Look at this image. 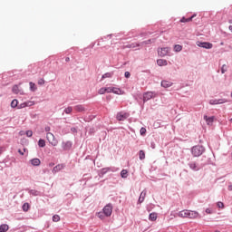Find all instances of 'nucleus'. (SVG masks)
I'll return each instance as SVG.
<instances>
[{
  "label": "nucleus",
  "instance_id": "5",
  "mask_svg": "<svg viewBox=\"0 0 232 232\" xmlns=\"http://www.w3.org/2000/svg\"><path fill=\"white\" fill-rule=\"evenodd\" d=\"M197 46L205 48L206 50H211V48H213V44L209 42H197Z\"/></svg>",
  "mask_w": 232,
  "mask_h": 232
},
{
  "label": "nucleus",
  "instance_id": "36",
  "mask_svg": "<svg viewBox=\"0 0 232 232\" xmlns=\"http://www.w3.org/2000/svg\"><path fill=\"white\" fill-rule=\"evenodd\" d=\"M106 93H113V87H107L105 88Z\"/></svg>",
  "mask_w": 232,
  "mask_h": 232
},
{
  "label": "nucleus",
  "instance_id": "39",
  "mask_svg": "<svg viewBox=\"0 0 232 232\" xmlns=\"http://www.w3.org/2000/svg\"><path fill=\"white\" fill-rule=\"evenodd\" d=\"M217 206H218V208H221V209H224V203L223 202H218L217 203Z\"/></svg>",
  "mask_w": 232,
  "mask_h": 232
},
{
  "label": "nucleus",
  "instance_id": "50",
  "mask_svg": "<svg viewBox=\"0 0 232 232\" xmlns=\"http://www.w3.org/2000/svg\"><path fill=\"white\" fill-rule=\"evenodd\" d=\"M228 190H229V191H232V185H229V186H228Z\"/></svg>",
  "mask_w": 232,
  "mask_h": 232
},
{
  "label": "nucleus",
  "instance_id": "47",
  "mask_svg": "<svg viewBox=\"0 0 232 232\" xmlns=\"http://www.w3.org/2000/svg\"><path fill=\"white\" fill-rule=\"evenodd\" d=\"M18 153H20V155H24V152L21 151V150H18Z\"/></svg>",
  "mask_w": 232,
  "mask_h": 232
},
{
  "label": "nucleus",
  "instance_id": "23",
  "mask_svg": "<svg viewBox=\"0 0 232 232\" xmlns=\"http://www.w3.org/2000/svg\"><path fill=\"white\" fill-rule=\"evenodd\" d=\"M8 229H9V227L6 224L0 226V232H6V231H8Z\"/></svg>",
  "mask_w": 232,
  "mask_h": 232
},
{
  "label": "nucleus",
  "instance_id": "53",
  "mask_svg": "<svg viewBox=\"0 0 232 232\" xmlns=\"http://www.w3.org/2000/svg\"><path fill=\"white\" fill-rule=\"evenodd\" d=\"M72 131H75V129H72Z\"/></svg>",
  "mask_w": 232,
  "mask_h": 232
},
{
  "label": "nucleus",
  "instance_id": "34",
  "mask_svg": "<svg viewBox=\"0 0 232 232\" xmlns=\"http://www.w3.org/2000/svg\"><path fill=\"white\" fill-rule=\"evenodd\" d=\"M30 209V205L28 203H24L23 205V211H28Z\"/></svg>",
  "mask_w": 232,
  "mask_h": 232
},
{
  "label": "nucleus",
  "instance_id": "24",
  "mask_svg": "<svg viewBox=\"0 0 232 232\" xmlns=\"http://www.w3.org/2000/svg\"><path fill=\"white\" fill-rule=\"evenodd\" d=\"M113 76V72H106L102 76V79H110L111 77Z\"/></svg>",
  "mask_w": 232,
  "mask_h": 232
},
{
  "label": "nucleus",
  "instance_id": "11",
  "mask_svg": "<svg viewBox=\"0 0 232 232\" xmlns=\"http://www.w3.org/2000/svg\"><path fill=\"white\" fill-rule=\"evenodd\" d=\"M61 169H64V164H58L56 165L53 169V173H59V171H61Z\"/></svg>",
  "mask_w": 232,
  "mask_h": 232
},
{
  "label": "nucleus",
  "instance_id": "19",
  "mask_svg": "<svg viewBox=\"0 0 232 232\" xmlns=\"http://www.w3.org/2000/svg\"><path fill=\"white\" fill-rule=\"evenodd\" d=\"M13 93L18 94L21 93L23 94V92H21V91L19 90V86L18 85H14L13 89H12Z\"/></svg>",
  "mask_w": 232,
  "mask_h": 232
},
{
  "label": "nucleus",
  "instance_id": "14",
  "mask_svg": "<svg viewBox=\"0 0 232 232\" xmlns=\"http://www.w3.org/2000/svg\"><path fill=\"white\" fill-rule=\"evenodd\" d=\"M161 86L163 88H169V87L173 86V82H171L169 81H162L161 82Z\"/></svg>",
  "mask_w": 232,
  "mask_h": 232
},
{
  "label": "nucleus",
  "instance_id": "49",
  "mask_svg": "<svg viewBox=\"0 0 232 232\" xmlns=\"http://www.w3.org/2000/svg\"><path fill=\"white\" fill-rule=\"evenodd\" d=\"M54 164L53 163H49V168H53Z\"/></svg>",
  "mask_w": 232,
  "mask_h": 232
},
{
  "label": "nucleus",
  "instance_id": "4",
  "mask_svg": "<svg viewBox=\"0 0 232 232\" xmlns=\"http://www.w3.org/2000/svg\"><path fill=\"white\" fill-rule=\"evenodd\" d=\"M157 97V92H148L143 94V102L150 101V99H155Z\"/></svg>",
  "mask_w": 232,
  "mask_h": 232
},
{
  "label": "nucleus",
  "instance_id": "55",
  "mask_svg": "<svg viewBox=\"0 0 232 232\" xmlns=\"http://www.w3.org/2000/svg\"><path fill=\"white\" fill-rule=\"evenodd\" d=\"M24 151H26V149H24Z\"/></svg>",
  "mask_w": 232,
  "mask_h": 232
},
{
  "label": "nucleus",
  "instance_id": "30",
  "mask_svg": "<svg viewBox=\"0 0 232 232\" xmlns=\"http://www.w3.org/2000/svg\"><path fill=\"white\" fill-rule=\"evenodd\" d=\"M112 93H115L116 95H121V89L112 87Z\"/></svg>",
  "mask_w": 232,
  "mask_h": 232
},
{
  "label": "nucleus",
  "instance_id": "2",
  "mask_svg": "<svg viewBox=\"0 0 232 232\" xmlns=\"http://www.w3.org/2000/svg\"><path fill=\"white\" fill-rule=\"evenodd\" d=\"M46 140H48L51 146H57L59 144V140L55 139V136L52 132H47Z\"/></svg>",
  "mask_w": 232,
  "mask_h": 232
},
{
  "label": "nucleus",
  "instance_id": "8",
  "mask_svg": "<svg viewBox=\"0 0 232 232\" xmlns=\"http://www.w3.org/2000/svg\"><path fill=\"white\" fill-rule=\"evenodd\" d=\"M203 119L206 121L208 126H213V122H215V116L208 117V115H205Z\"/></svg>",
  "mask_w": 232,
  "mask_h": 232
},
{
  "label": "nucleus",
  "instance_id": "21",
  "mask_svg": "<svg viewBox=\"0 0 232 232\" xmlns=\"http://www.w3.org/2000/svg\"><path fill=\"white\" fill-rule=\"evenodd\" d=\"M63 150H70V148H72V142H70V141L63 142Z\"/></svg>",
  "mask_w": 232,
  "mask_h": 232
},
{
  "label": "nucleus",
  "instance_id": "13",
  "mask_svg": "<svg viewBox=\"0 0 232 232\" xmlns=\"http://www.w3.org/2000/svg\"><path fill=\"white\" fill-rule=\"evenodd\" d=\"M197 17V14H193L191 17L189 18H186V17H182L180 19V23H190V21H193V19Z\"/></svg>",
  "mask_w": 232,
  "mask_h": 232
},
{
  "label": "nucleus",
  "instance_id": "3",
  "mask_svg": "<svg viewBox=\"0 0 232 232\" xmlns=\"http://www.w3.org/2000/svg\"><path fill=\"white\" fill-rule=\"evenodd\" d=\"M191 151L194 157H200L204 153V147L200 145L194 146Z\"/></svg>",
  "mask_w": 232,
  "mask_h": 232
},
{
  "label": "nucleus",
  "instance_id": "20",
  "mask_svg": "<svg viewBox=\"0 0 232 232\" xmlns=\"http://www.w3.org/2000/svg\"><path fill=\"white\" fill-rule=\"evenodd\" d=\"M149 220H151V222H155V220H157V213H150L149 216Z\"/></svg>",
  "mask_w": 232,
  "mask_h": 232
},
{
  "label": "nucleus",
  "instance_id": "40",
  "mask_svg": "<svg viewBox=\"0 0 232 232\" xmlns=\"http://www.w3.org/2000/svg\"><path fill=\"white\" fill-rule=\"evenodd\" d=\"M140 135H146V128L142 127L140 130Z\"/></svg>",
  "mask_w": 232,
  "mask_h": 232
},
{
  "label": "nucleus",
  "instance_id": "35",
  "mask_svg": "<svg viewBox=\"0 0 232 232\" xmlns=\"http://www.w3.org/2000/svg\"><path fill=\"white\" fill-rule=\"evenodd\" d=\"M59 220H61V217H59V215H54L53 217V222H59Z\"/></svg>",
  "mask_w": 232,
  "mask_h": 232
},
{
  "label": "nucleus",
  "instance_id": "28",
  "mask_svg": "<svg viewBox=\"0 0 232 232\" xmlns=\"http://www.w3.org/2000/svg\"><path fill=\"white\" fill-rule=\"evenodd\" d=\"M38 146L40 148H44V146H46V141L44 140H39Z\"/></svg>",
  "mask_w": 232,
  "mask_h": 232
},
{
  "label": "nucleus",
  "instance_id": "54",
  "mask_svg": "<svg viewBox=\"0 0 232 232\" xmlns=\"http://www.w3.org/2000/svg\"><path fill=\"white\" fill-rule=\"evenodd\" d=\"M137 46H140V44H138Z\"/></svg>",
  "mask_w": 232,
  "mask_h": 232
},
{
  "label": "nucleus",
  "instance_id": "44",
  "mask_svg": "<svg viewBox=\"0 0 232 232\" xmlns=\"http://www.w3.org/2000/svg\"><path fill=\"white\" fill-rule=\"evenodd\" d=\"M130 72H125V77L127 78V79H130Z\"/></svg>",
  "mask_w": 232,
  "mask_h": 232
},
{
  "label": "nucleus",
  "instance_id": "38",
  "mask_svg": "<svg viewBox=\"0 0 232 232\" xmlns=\"http://www.w3.org/2000/svg\"><path fill=\"white\" fill-rule=\"evenodd\" d=\"M227 72V65L224 64L221 68V73H226Z\"/></svg>",
  "mask_w": 232,
  "mask_h": 232
},
{
  "label": "nucleus",
  "instance_id": "7",
  "mask_svg": "<svg viewBox=\"0 0 232 232\" xmlns=\"http://www.w3.org/2000/svg\"><path fill=\"white\" fill-rule=\"evenodd\" d=\"M130 117V113L125 112V111H120L116 115L117 121H126Z\"/></svg>",
  "mask_w": 232,
  "mask_h": 232
},
{
  "label": "nucleus",
  "instance_id": "45",
  "mask_svg": "<svg viewBox=\"0 0 232 232\" xmlns=\"http://www.w3.org/2000/svg\"><path fill=\"white\" fill-rule=\"evenodd\" d=\"M142 44H151V40H148L146 42H143Z\"/></svg>",
  "mask_w": 232,
  "mask_h": 232
},
{
  "label": "nucleus",
  "instance_id": "16",
  "mask_svg": "<svg viewBox=\"0 0 232 232\" xmlns=\"http://www.w3.org/2000/svg\"><path fill=\"white\" fill-rule=\"evenodd\" d=\"M224 102H226V101L222 99L209 101V104H224Z\"/></svg>",
  "mask_w": 232,
  "mask_h": 232
},
{
  "label": "nucleus",
  "instance_id": "27",
  "mask_svg": "<svg viewBox=\"0 0 232 232\" xmlns=\"http://www.w3.org/2000/svg\"><path fill=\"white\" fill-rule=\"evenodd\" d=\"M29 85H30V90H31V92H35L36 90H37V85H35V83H34V82H30L29 83Z\"/></svg>",
  "mask_w": 232,
  "mask_h": 232
},
{
  "label": "nucleus",
  "instance_id": "52",
  "mask_svg": "<svg viewBox=\"0 0 232 232\" xmlns=\"http://www.w3.org/2000/svg\"><path fill=\"white\" fill-rule=\"evenodd\" d=\"M65 61H66V63L70 62V57H67V58L65 59Z\"/></svg>",
  "mask_w": 232,
  "mask_h": 232
},
{
  "label": "nucleus",
  "instance_id": "43",
  "mask_svg": "<svg viewBox=\"0 0 232 232\" xmlns=\"http://www.w3.org/2000/svg\"><path fill=\"white\" fill-rule=\"evenodd\" d=\"M205 211L207 215H211V213H213V211H211V208H207Z\"/></svg>",
  "mask_w": 232,
  "mask_h": 232
},
{
  "label": "nucleus",
  "instance_id": "1",
  "mask_svg": "<svg viewBox=\"0 0 232 232\" xmlns=\"http://www.w3.org/2000/svg\"><path fill=\"white\" fill-rule=\"evenodd\" d=\"M111 213H113V206L111 203H109L103 208L102 212H99L97 214V217H98V218L102 219V218H104V216L111 217Z\"/></svg>",
  "mask_w": 232,
  "mask_h": 232
},
{
  "label": "nucleus",
  "instance_id": "31",
  "mask_svg": "<svg viewBox=\"0 0 232 232\" xmlns=\"http://www.w3.org/2000/svg\"><path fill=\"white\" fill-rule=\"evenodd\" d=\"M19 102L17 100H13L11 102V108H17Z\"/></svg>",
  "mask_w": 232,
  "mask_h": 232
},
{
  "label": "nucleus",
  "instance_id": "15",
  "mask_svg": "<svg viewBox=\"0 0 232 232\" xmlns=\"http://www.w3.org/2000/svg\"><path fill=\"white\" fill-rule=\"evenodd\" d=\"M158 66H168V61L164 59L157 60Z\"/></svg>",
  "mask_w": 232,
  "mask_h": 232
},
{
  "label": "nucleus",
  "instance_id": "10",
  "mask_svg": "<svg viewBox=\"0 0 232 232\" xmlns=\"http://www.w3.org/2000/svg\"><path fill=\"white\" fill-rule=\"evenodd\" d=\"M34 104H35V102H25L24 103H21L18 106V109L21 110L23 108H27V107H30V106H34Z\"/></svg>",
  "mask_w": 232,
  "mask_h": 232
},
{
  "label": "nucleus",
  "instance_id": "32",
  "mask_svg": "<svg viewBox=\"0 0 232 232\" xmlns=\"http://www.w3.org/2000/svg\"><path fill=\"white\" fill-rule=\"evenodd\" d=\"M189 168L191 169H193L194 171H197L198 169L197 168V163L195 162H192V163H189Z\"/></svg>",
  "mask_w": 232,
  "mask_h": 232
},
{
  "label": "nucleus",
  "instance_id": "33",
  "mask_svg": "<svg viewBox=\"0 0 232 232\" xmlns=\"http://www.w3.org/2000/svg\"><path fill=\"white\" fill-rule=\"evenodd\" d=\"M73 111V108L72 107H67L65 110H64V113H66L67 115H70V113Z\"/></svg>",
  "mask_w": 232,
  "mask_h": 232
},
{
  "label": "nucleus",
  "instance_id": "26",
  "mask_svg": "<svg viewBox=\"0 0 232 232\" xmlns=\"http://www.w3.org/2000/svg\"><path fill=\"white\" fill-rule=\"evenodd\" d=\"M74 110H75L76 111H79V112L84 111V106H82V105H76V106L74 107Z\"/></svg>",
  "mask_w": 232,
  "mask_h": 232
},
{
  "label": "nucleus",
  "instance_id": "51",
  "mask_svg": "<svg viewBox=\"0 0 232 232\" xmlns=\"http://www.w3.org/2000/svg\"><path fill=\"white\" fill-rule=\"evenodd\" d=\"M228 30L232 32V25H229Z\"/></svg>",
  "mask_w": 232,
  "mask_h": 232
},
{
  "label": "nucleus",
  "instance_id": "17",
  "mask_svg": "<svg viewBox=\"0 0 232 232\" xmlns=\"http://www.w3.org/2000/svg\"><path fill=\"white\" fill-rule=\"evenodd\" d=\"M32 166H41V160L34 158L30 160Z\"/></svg>",
  "mask_w": 232,
  "mask_h": 232
},
{
  "label": "nucleus",
  "instance_id": "37",
  "mask_svg": "<svg viewBox=\"0 0 232 232\" xmlns=\"http://www.w3.org/2000/svg\"><path fill=\"white\" fill-rule=\"evenodd\" d=\"M98 93L100 94V95H104V93H106V88H101L100 90H99V92H98Z\"/></svg>",
  "mask_w": 232,
  "mask_h": 232
},
{
  "label": "nucleus",
  "instance_id": "42",
  "mask_svg": "<svg viewBox=\"0 0 232 232\" xmlns=\"http://www.w3.org/2000/svg\"><path fill=\"white\" fill-rule=\"evenodd\" d=\"M26 135H27L28 137H32V135H34V132H33L32 130H27V131H26Z\"/></svg>",
  "mask_w": 232,
  "mask_h": 232
},
{
  "label": "nucleus",
  "instance_id": "22",
  "mask_svg": "<svg viewBox=\"0 0 232 232\" xmlns=\"http://www.w3.org/2000/svg\"><path fill=\"white\" fill-rule=\"evenodd\" d=\"M139 159L140 160H144V159H146V152H144V150L139 151Z\"/></svg>",
  "mask_w": 232,
  "mask_h": 232
},
{
  "label": "nucleus",
  "instance_id": "46",
  "mask_svg": "<svg viewBox=\"0 0 232 232\" xmlns=\"http://www.w3.org/2000/svg\"><path fill=\"white\" fill-rule=\"evenodd\" d=\"M44 130H45V131H46L47 133H50L51 128H50V126H47V127L44 128Z\"/></svg>",
  "mask_w": 232,
  "mask_h": 232
},
{
  "label": "nucleus",
  "instance_id": "48",
  "mask_svg": "<svg viewBox=\"0 0 232 232\" xmlns=\"http://www.w3.org/2000/svg\"><path fill=\"white\" fill-rule=\"evenodd\" d=\"M3 151H4V148L0 147V155H1V153H3Z\"/></svg>",
  "mask_w": 232,
  "mask_h": 232
},
{
  "label": "nucleus",
  "instance_id": "18",
  "mask_svg": "<svg viewBox=\"0 0 232 232\" xmlns=\"http://www.w3.org/2000/svg\"><path fill=\"white\" fill-rule=\"evenodd\" d=\"M146 198V190H143L139 198V203L142 204V202H144V199Z\"/></svg>",
  "mask_w": 232,
  "mask_h": 232
},
{
  "label": "nucleus",
  "instance_id": "6",
  "mask_svg": "<svg viewBox=\"0 0 232 232\" xmlns=\"http://www.w3.org/2000/svg\"><path fill=\"white\" fill-rule=\"evenodd\" d=\"M171 49L169 47L159 48L158 55H160V57H166V55H168V53H169Z\"/></svg>",
  "mask_w": 232,
  "mask_h": 232
},
{
  "label": "nucleus",
  "instance_id": "25",
  "mask_svg": "<svg viewBox=\"0 0 232 232\" xmlns=\"http://www.w3.org/2000/svg\"><path fill=\"white\" fill-rule=\"evenodd\" d=\"M121 177L122 179H128V170L127 169H122L121 172Z\"/></svg>",
  "mask_w": 232,
  "mask_h": 232
},
{
  "label": "nucleus",
  "instance_id": "9",
  "mask_svg": "<svg viewBox=\"0 0 232 232\" xmlns=\"http://www.w3.org/2000/svg\"><path fill=\"white\" fill-rule=\"evenodd\" d=\"M188 218H200V214L197 211L188 210Z\"/></svg>",
  "mask_w": 232,
  "mask_h": 232
},
{
  "label": "nucleus",
  "instance_id": "29",
  "mask_svg": "<svg viewBox=\"0 0 232 232\" xmlns=\"http://www.w3.org/2000/svg\"><path fill=\"white\" fill-rule=\"evenodd\" d=\"M174 52H182V45L180 44L174 45Z\"/></svg>",
  "mask_w": 232,
  "mask_h": 232
},
{
  "label": "nucleus",
  "instance_id": "41",
  "mask_svg": "<svg viewBox=\"0 0 232 232\" xmlns=\"http://www.w3.org/2000/svg\"><path fill=\"white\" fill-rule=\"evenodd\" d=\"M38 84H39L40 86H43V84H44V79H40V80H38Z\"/></svg>",
  "mask_w": 232,
  "mask_h": 232
},
{
  "label": "nucleus",
  "instance_id": "12",
  "mask_svg": "<svg viewBox=\"0 0 232 232\" xmlns=\"http://www.w3.org/2000/svg\"><path fill=\"white\" fill-rule=\"evenodd\" d=\"M189 210H181L179 212L178 217H180L181 218H188Z\"/></svg>",
  "mask_w": 232,
  "mask_h": 232
}]
</instances>
